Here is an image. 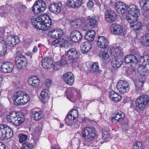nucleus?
<instances>
[{
	"instance_id": "nucleus-1",
	"label": "nucleus",
	"mask_w": 149,
	"mask_h": 149,
	"mask_svg": "<svg viewBox=\"0 0 149 149\" xmlns=\"http://www.w3.org/2000/svg\"><path fill=\"white\" fill-rule=\"evenodd\" d=\"M31 22L35 28L45 31L51 27L52 20L47 14H43L37 17L32 18Z\"/></svg>"
},
{
	"instance_id": "nucleus-2",
	"label": "nucleus",
	"mask_w": 149,
	"mask_h": 149,
	"mask_svg": "<svg viewBox=\"0 0 149 149\" xmlns=\"http://www.w3.org/2000/svg\"><path fill=\"white\" fill-rule=\"evenodd\" d=\"M14 104L16 105L25 104L30 100L28 94L21 91L15 92L12 97Z\"/></svg>"
},
{
	"instance_id": "nucleus-3",
	"label": "nucleus",
	"mask_w": 149,
	"mask_h": 149,
	"mask_svg": "<svg viewBox=\"0 0 149 149\" xmlns=\"http://www.w3.org/2000/svg\"><path fill=\"white\" fill-rule=\"evenodd\" d=\"M95 128L93 127H86L82 131V138L87 142H91L94 139L96 136Z\"/></svg>"
},
{
	"instance_id": "nucleus-4",
	"label": "nucleus",
	"mask_w": 149,
	"mask_h": 149,
	"mask_svg": "<svg viewBox=\"0 0 149 149\" xmlns=\"http://www.w3.org/2000/svg\"><path fill=\"white\" fill-rule=\"evenodd\" d=\"M65 93L67 98L73 102L80 101L81 98L79 92L73 88L67 89Z\"/></svg>"
},
{
	"instance_id": "nucleus-5",
	"label": "nucleus",
	"mask_w": 149,
	"mask_h": 149,
	"mask_svg": "<svg viewBox=\"0 0 149 149\" xmlns=\"http://www.w3.org/2000/svg\"><path fill=\"white\" fill-rule=\"evenodd\" d=\"M80 52L74 48H72L66 52L64 54V58L66 62L74 60L76 61L79 58Z\"/></svg>"
},
{
	"instance_id": "nucleus-6",
	"label": "nucleus",
	"mask_w": 149,
	"mask_h": 149,
	"mask_svg": "<svg viewBox=\"0 0 149 149\" xmlns=\"http://www.w3.org/2000/svg\"><path fill=\"white\" fill-rule=\"evenodd\" d=\"M16 65L19 70L25 68L27 64V60L25 56L21 54H18L15 58Z\"/></svg>"
},
{
	"instance_id": "nucleus-7",
	"label": "nucleus",
	"mask_w": 149,
	"mask_h": 149,
	"mask_svg": "<svg viewBox=\"0 0 149 149\" xmlns=\"http://www.w3.org/2000/svg\"><path fill=\"white\" fill-rule=\"evenodd\" d=\"M99 19V16L98 15L92 17L89 16L87 19L84 20L85 30L94 28L97 25Z\"/></svg>"
},
{
	"instance_id": "nucleus-8",
	"label": "nucleus",
	"mask_w": 149,
	"mask_h": 149,
	"mask_svg": "<svg viewBox=\"0 0 149 149\" xmlns=\"http://www.w3.org/2000/svg\"><path fill=\"white\" fill-rule=\"evenodd\" d=\"M136 105L141 110H143L146 105L149 104V97L147 95L139 96L136 100Z\"/></svg>"
},
{
	"instance_id": "nucleus-9",
	"label": "nucleus",
	"mask_w": 149,
	"mask_h": 149,
	"mask_svg": "<svg viewBox=\"0 0 149 149\" xmlns=\"http://www.w3.org/2000/svg\"><path fill=\"white\" fill-rule=\"evenodd\" d=\"M46 7L45 2L39 0L36 2L32 8V11L35 13L38 14L43 12Z\"/></svg>"
},
{
	"instance_id": "nucleus-10",
	"label": "nucleus",
	"mask_w": 149,
	"mask_h": 149,
	"mask_svg": "<svg viewBox=\"0 0 149 149\" xmlns=\"http://www.w3.org/2000/svg\"><path fill=\"white\" fill-rule=\"evenodd\" d=\"M148 56L146 55H144L142 56H140L137 60V63H139V66L138 68V71L139 72H143V73L147 72V73H149V71L145 68V66L146 65V59Z\"/></svg>"
},
{
	"instance_id": "nucleus-11",
	"label": "nucleus",
	"mask_w": 149,
	"mask_h": 149,
	"mask_svg": "<svg viewBox=\"0 0 149 149\" xmlns=\"http://www.w3.org/2000/svg\"><path fill=\"white\" fill-rule=\"evenodd\" d=\"M116 87L121 94L128 92L130 89L129 83L124 80H121L119 81L117 84Z\"/></svg>"
},
{
	"instance_id": "nucleus-12",
	"label": "nucleus",
	"mask_w": 149,
	"mask_h": 149,
	"mask_svg": "<svg viewBox=\"0 0 149 149\" xmlns=\"http://www.w3.org/2000/svg\"><path fill=\"white\" fill-rule=\"evenodd\" d=\"M6 41V44L4 46H5V47L7 48L9 50L10 48H8L9 47H11L14 46L20 42L18 36H15L13 35L8 36L7 38Z\"/></svg>"
},
{
	"instance_id": "nucleus-13",
	"label": "nucleus",
	"mask_w": 149,
	"mask_h": 149,
	"mask_svg": "<svg viewBox=\"0 0 149 149\" xmlns=\"http://www.w3.org/2000/svg\"><path fill=\"white\" fill-rule=\"evenodd\" d=\"M13 64L10 62L6 61L3 63L0 68L1 71L4 73H10L14 68Z\"/></svg>"
},
{
	"instance_id": "nucleus-14",
	"label": "nucleus",
	"mask_w": 149,
	"mask_h": 149,
	"mask_svg": "<svg viewBox=\"0 0 149 149\" xmlns=\"http://www.w3.org/2000/svg\"><path fill=\"white\" fill-rule=\"evenodd\" d=\"M82 37L81 33L77 30H73L70 33V39L72 42H80L82 39Z\"/></svg>"
},
{
	"instance_id": "nucleus-15",
	"label": "nucleus",
	"mask_w": 149,
	"mask_h": 149,
	"mask_svg": "<svg viewBox=\"0 0 149 149\" xmlns=\"http://www.w3.org/2000/svg\"><path fill=\"white\" fill-rule=\"evenodd\" d=\"M105 18L109 23L113 22L116 19V14L113 10H108L105 13Z\"/></svg>"
},
{
	"instance_id": "nucleus-16",
	"label": "nucleus",
	"mask_w": 149,
	"mask_h": 149,
	"mask_svg": "<svg viewBox=\"0 0 149 149\" xmlns=\"http://www.w3.org/2000/svg\"><path fill=\"white\" fill-rule=\"evenodd\" d=\"M62 78L67 84L70 86L72 85L74 82V76L71 72L64 74L62 76Z\"/></svg>"
},
{
	"instance_id": "nucleus-17",
	"label": "nucleus",
	"mask_w": 149,
	"mask_h": 149,
	"mask_svg": "<svg viewBox=\"0 0 149 149\" xmlns=\"http://www.w3.org/2000/svg\"><path fill=\"white\" fill-rule=\"evenodd\" d=\"M126 10L128 13V15L139 16L140 15V11L137 7L135 5H127Z\"/></svg>"
},
{
	"instance_id": "nucleus-18",
	"label": "nucleus",
	"mask_w": 149,
	"mask_h": 149,
	"mask_svg": "<svg viewBox=\"0 0 149 149\" xmlns=\"http://www.w3.org/2000/svg\"><path fill=\"white\" fill-rule=\"evenodd\" d=\"M84 20L79 19H75L71 22L70 25L72 27L75 29L81 27L85 29Z\"/></svg>"
},
{
	"instance_id": "nucleus-19",
	"label": "nucleus",
	"mask_w": 149,
	"mask_h": 149,
	"mask_svg": "<svg viewBox=\"0 0 149 149\" xmlns=\"http://www.w3.org/2000/svg\"><path fill=\"white\" fill-rule=\"evenodd\" d=\"M148 74L146 72L143 73V72H139V74L140 75V78L135 82V84L136 87L141 88L142 87Z\"/></svg>"
},
{
	"instance_id": "nucleus-20",
	"label": "nucleus",
	"mask_w": 149,
	"mask_h": 149,
	"mask_svg": "<svg viewBox=\"0 0 149 149\" xmlns=\"http://www.w3.org/2000/svg\"><path fill=\"white\" fill-rule=\"evenodd\" d=\"M127 5L123 2L119 1L115 3V7L117 12L119 14H124L126 12Z\"/></svg>"
},
{
	"instance_id": "nucleus-21",
	"label": "nucleus",
	"mask_w": 149,
	"mask_h": 149,
	"mask_svg": "<svg viewBox=\"0 0 149 149\" xmlns=\"http://www.w3.org/2000/svg\"><path fill=\"white\" fill-rule=\"evenodd\" d=\"M40 80L36 76L31 75L28 80L29 85L32 87L36 88L38 87L39 85Z\"/></svg>"
},
{
	"instance_id": "nucleus-22",
	"label": "nucleus",
	"mask_w": 149,
	"mask_h": 149,
	"mask_svg": "<svg viewBox=\"0 0 149 149\" xmlns=\"http://www.w3.org/2000/svg\"><path fill=\"white\" fill-rule=\"evenodd\" d=\"M112 33L116 35H120L123 33V29L122 25L116 23L113 24L111 27Z\"/></svg>"
},
{
	"instance_id": "nucleus-23",
	"label": "nucleus",
	"mask_w": 149,
	"mask_h": 149,
	"mask_svg": "<svg viewBox=\"0 0 149 149\" xmlns=\"http://www.w3.org/2000/svg\"><path fill=\"white\" fill-rule=\"evenodd\" d=\"M109 41L104 36H99L97 44L98 46L100 48L106 49L109 45Z\"/></svg>"
},
{
	"instance_id": "nucleus-24",
	"label": "nucleus",
	"mask_w": 149,
	"mask_h": 149,
	"mask_svg": "<svg viewBox=\"0 0 149 149\" xmlns=\"http://www.w3.org/2000/svg\"><path fill=\"white\" fill-rule=\"evenodd\" d=\"M63 34L62 30L60 29H53L50 31L48 33L49 36L54 39L60 38Z\"/></svg>"
},
{
	"instance_id": "nucleus-25",
	"label": "nucleus",
	"mask_w": 149,
	"mask_h": 149,
	"mask_svg": "<svg viewBox=\"0 0 149 149\" xmlns=\"http://www.w3.org/2000/svg\"><path fill=\"white\" fill-rule=\"evenodd\" d=\"M125 116L123 112H118L117 113H114L111 116V121L115 123L120 122L123 119Z\"/></svg>"
},
{
	"instance_id": "nucleus-26",
	"label": "nucleus",
	"mask_w": 149,
	"mask_h": 149,
	"mask_svg": "<svg viewBox=\"0 0 149 149\" xmlns=\"http://www.w3.org/2000/svg\"><path fill=\"white\" fill-rule=\"evenodd\" d=\"M61 3H53L49 5V9L52 12L56 14H58L61 11Z\"/></svg>"
},
{
	"instance_id": "nucleus-27",
	"label": "nucleus",
	"mask_w": 149,
	"mask_h": 149,
	"mask_svg": "<svg viewBox=\"0 0 149 149\" xmlns=\"http://www.w3.org/2000/svg\"><path fill=\"white\" fill-rule=\"evenodd\" d=\"M41 62L43 67L47 69L51 68L53 65V61L49 57H45Z\"/></svg>"
},
{
	"instance_id": "nucleus-28",
	"label": "nucleus",
	"mask_w": 149,
	"mask_h": 149,
	"mask_svg": "<svg viewBox=\"0 0 149 149\" xmlns=\"http://www.w3.org/2000/svg\"><path fill=\"white\" fill-rule=\"evenodd\" d=\"M64 56H62L60 60L54 63L53 66L55 70L57 71L62 67H64L65 65L67 64V62L64 59Z\"/></svg>"
},
{
	"instance_id": "nucleus-29",
	"label": "nucleus",
	"mask_w": 149,
	"mask_h": 149,
	"mask_svg": "<svg viewBox=\"0 0 149 149\" xmlns=\"http://www.w3.org/2000/svg\"><path fill=\"white\" fill-rule=\"evenodd\" d=\"M108 52H109V53L111 54V49H107L106 52L103 50H101L99 52V56L102 58L103 61L105 63H107L109 61L108 59L109 56Z\"/></svg>"
},
{
	"instance_id": "nucleus-30",
	"label": "nucleus",
	"mask_w": 149,
	"mask_h": 149,
	"mask_svg": "<svg viewBox=\"0 0 149 149\" xmlns=\"http://www.w3.org/2000/svg\"><path fill=\"white\" fill-rule=\"evenodd\" d=\"M49 91L47 89H43L40 95V99L43 103L47 102L49 98Z\"/></svg>"
},
{
	"instance_id": "nucleus-31",
	"label": "nucleus",
	"mask_w": 149,
	"mask_h": 149,
	"mask_svg": "<svg viewBox=\"0 0 149 149\" xmlns=\"http://www.w3.org/2000/svg\"><path fill=\"white\" fill-rule=\"evenodd\" d=\"M81 47L82 53L86 54L91 50L92 47L91 44L88 41L85 42L81 45Z\"/></svg>"
},
{
	"instance_id": "nucleus-32",
	"label": "nucleus",
	"mask_w": 149,
	"mask_h": 149,
	"mask_svg": "<svg viewBox=\"0 0 149 149\" xmlns=\"http://www.w3.org/2000/svg\"><path fill=\"white\" fill-rule=\"evenodd\" d=\"M110 99L114 102H117L121 100L122 97L114 91H111L109 94Z\"/></svg>"
},
{
	"instance_id": "nucleus-33",
	"label": "nucleus",
	"mask_w": 149,
	"mask_h": 149,
	"mask_svg": "<svg viewBox=\"0 0 149 149\" xmlns=\"http://www.w3.org/2000/svg\"><path fill=\"white\" fill-rule=\"evenodd\" d=\"M13 133L11 129L6 125L4 132L3 139H8L11 138L13 136Z\"/></svg>"
},
{
	"instance_id": "nucleus-34",
	"label": "nucleus",
	"mask_w": 149,
	"mask_h": 149,
	"mask_svg": "<svg viewBox=\"0 0 149 149\" xmlns=\"http://www.w3.org/2000/svg\"><path fill=\"white\" fill-rule=\"evenodd\" d=\"M140 43L145 47L149 46V34L146 33L141 38Z\"/></svg>"
},
{
	"instance_id": "nucleus-35",
	"label": "nucleus",
	"mask_w": 149,
	"mask_h": 149,
	"mask_svg": "<svg viewBox=\"0 0 149 149\" xmlns=\"http://www.w3.org/2000/svg\"><path fill=\"white\" fill-rule=\"evenodd\" d=\"M124 60L125 63L127 64L130 63H134L136 64L137 63L136 57L131 54L126 56L124 58Z\"/></svg>"
},
{
	"instance_id": "nucleus-36",
	"label": "nucleus",
	"mask_w": 149,
	"mask_h": 149,
	"mask_svg": "<svg viewBox=\"0 0 149 149\" xmlns=\"http://www.w3.org/2000/svg\"><path fill=\"white\" fill-rule=\"evenodd\" d=\"M24 116H19V115L15 118L12 119V123L17 126L20 125L24 121Z\"/></svg>"
},
{
	"instance_id": "nucleus-37",
	"label": "nucleus",
	"mask_w": 149,
	"mask_h": 149,
	"mask_svg": "<svg viewBox=\"0 0 149 149\" xmlns=\"http://www.w3.org/2000/svg\"><path fill=\"white\" fill-rule=\"evenodd\" d=\"M95 34L94 31H90L86 33L85 36V38L89 42L92 41L94 38Z\"/></svg>"
},
{
	"instance_id": "nucleus-38",
	"label": "nucleus",
	"mask_w": 149,
	"mask_h": 149,
	"mask_svg": "<svg viewBox=\"0 0 149 149\" xmlns=\"http://www.w3.org/2000/svg\"><path fill=\"white\" fill-rule=\"evenodd\" d=\"M139 3L142 9L146 10H149V0H141Z\"/></svg>"
},
{
	"instance_id": "nucleus-39",
	"label": "nucleus",
	"mask_w": 149,
	"mask_h": 149,
	"mask_svg": "<svg viewBox=\"0 0 149 149\" xmlns=\"http://www.w3.org/2000/svg\"><path fill=\"white\" fill-rule=\"evenodd\" d=\"M126 72L127 75L132 77H134L137 73H139L138 69L134 67L129 68L127 70Z\"/></svg>"
},
{
	"instance_id": "nucleus-40",
	"label": "nucleus",
	"mask_w": 149,
	"mask_h": 149,
	"mask_svg": "<svg viewBox=\"0 0 149 149\" xmlns=\"http://www.w3.org/2000/svg\"><path fill=\"white\" fill-rule=\"evenodd\" d=\"M122 63L120 60L117 58H113L112 62L111 65L115 68L119 67L122 64Z\"/></svg>"
},
{
	"instance_id": "nucleus-41",
	"label": "nucleus",
	"mask_w": 149,
	"mask_h": 149,
	"mask_svg": "<svg viewBox=\"0 0 149 149\" xmlns=\"http://www.w3.org/2000/svg\"><path fill=\"white\" fill-rule=\"evenodd\" d=\"M139 16H134V15H128L126 16V19L128 22L130 24V26L133 24L137 20Z\"/></svg>"
},
{
	"instance_id": "nucleus-42",
	"label": "nucleus",
	"mask_w": 149,
	"mask_h": 149,
	"mask_svg": "<svg viewBox=\"0 0 149 149\" xmlns=\"http://www.w3.org/2000/svg\"><path fill=\"white\" fill-rule=\"evenodd\" d=\"M142 23L141 22H139L136 20L130 26V27L133 30L138 31L140 30L142 27Z\"/></svg>"
},
{
	"instance_id": "nucleus-43",
	"label": "nucleus",
	"mask_w": 149,
	"mask_h": 149,
	"mask_svg": "<svg viewBox=\"0 0 149 149\" xmlns=\"http://www.w3.org/2000/svg\"><path fill=\"white\" fill-rule=\"evenodd\" d=\"M43 117L42 112H33L31 115V118L35 120H38Z\"/></svg>"
},
{
	"instance_id": "nucleus-44",
	"label": "nucleus",
	"mask_w": 149,
	"mask_h": 149,
	"mask_svg": "<svg viewBox=\"0 0 149 149\" xmlns=\"http://www.w3.org/2000/svg\"><path fill=\"white\" fill-rule=\"evenodd\" d=\"M102 136L103 139H106L110 136V132L107 129H103L102 130Z\"/></svg>"
},
{
	"instance_id": "nucleus-45",
	"label": "nucleus",
	"mask_w": 149,
	"mask_h": 149,
	"mask_svg": "<svg viewBox=\"0 0 149 149\" xmlns=\"http://www.w3.org/2000/svg\"><path fill=\"white\" fill-rule=\"evenodd\" d=\"M6 125H0V139H3L4 132Z\"/></svg>"
},
{
	"instance_id": "nucleus-46",
	"label": "nucleus",
	"mask_w": 149,
	"mask_h": 149,
	"mask_svg": "<svg viewBox=\"0 0 149 149\" xmlns=\"http://www.w3.org/2000/svg\"><path fill=\"white\" fill-rule=\"evenodd\" d=\"M13 112H11L10 115H7L6 117V119L7 121L9 122H12V119H14V118H15L17 116L16 114H17L19 112H13V113L15 115L13 116Z\"/></svg>"
},
{
	"instance_id": "nucleus-47",
	"label": "nucleus",
	"mask_w": 149,
	"mask_h": 149,
	"mask_svg": "<svg viewBox=\"0 0 149 149\" xmlns=\"http://www.w3.org/2000/svg\"><path fill=\"white\" fill-rule=\"evenodd\" d=\"M99 68L98 63H94L91 66L90 71L93 72H97L98 71Z\"/></svg>"
},
{
	"instance_id": "nucleus-48",
	"label": "nucleus",
	"mask_w": 149,
	"mask_h": 149,
	"mask_svg": "<svg viewBox=\"0 0 149 149\" xmlns=\"http://www.w3.org/2000/svg\"><path fill=\"white\" fill-rule=\"evenodd\" d=\"M80 121L78 120H72L70 127L73 128H77L80 126Z\"/></svg>"
},
{
	"instance_id": "nucleus-49",
	"label": "nucleus",
	"mask_w": 149,
	"mask_h": 149,
	"mask_svg": "<svg viewBox=\"0 0 149 149\" xmlns=\"http://www.w3.org/2000/svg\"><path fill=\"white\" fill-rule=\"evenodd\" d=\"M18 137L19 138V141L20 143H23L25 141L27 138V136L22 134H19Z\"/></svg>"
},
{
	"instance_id": "nucleus-50",
	"label": "nucleus",
	"mask_w": 149,
	"mask_h": 149,
	"mask_svg": "<svg viewBox=\"0 0 149 149\" xmlns=\"http://www.w3.org/2000/svg\"><path fill=\"white\" fill-rule=\"evenodd\" d=\"M143 146L142 143L140 141L135 142L134 145L133 149H143Z\"/></svg>"
},
{
	"instance_id": "nucleus-51",
	"label": "nucleus",
	"mask_w": 149,
	"mask_h": 149,
	"mask_svg": "<svg viewBox=\"0 0 149 149\" xmlns=\"http://www.w3.org/2000/svg\"><path fill=\"white\" fill-rule=\"evenodd\" d=\"M32 145L27 142L23 143L22 146L20 149H31Z\"/></svg>"
},
{
	"instance_id": "nucleus-52",
	"label": "nucleus",
	"mask_w": 149,
	"mask_h": 149,
	"mask_svg": "<svg viewBox=\"0 0 149 149\" xmlns=\"http://www.w3.org/2000/svg\"><path fill=\"white\" fill-rule=\"evenodd\" d=\"M72 112H71V113H70V112H69L67 116V117L66 118H68L71 120H74V119H75L77 118L78 117V112H75V113L76 114V116L75 115L72 116Z\"/></svg>"
},
{
	"instance_id": "nucleus-53",
	"label": "nucleus",
	"mask_w": 149,
	"mask_h": 149,
	"mask_svg": "<svg viewBox=\"0 0 149 149\" xmlns=\"http://www.w3.org/2000/svg\"><path fill=\"white\" fill-rule=\"evenodd\" d=\"M130 52L131 54V55H133L134 56L136 57V59L138 58L139 56L140 53L136 49H131Z\"/></svg>"
},
{
	"instance_id": "nucleus-54",
	"label": "nucleus",
	"mask_w": 149,
	"mask_h": 149,
	"mask_svg": "<svg viewBox=\"0 0 149 149\" xmlns=\"http://www.w3.org/2000/svg\"><path fill=\"white\" fill-rule=\"evenodd\" d=\"M74 8H78L80 7L82 3V0H74Z\"/></svg>"
},
{
	"instance_id": "nucleus-55",
	"label": "nucleus",
	"mask_w": 149,
	"mask_h": 149,
	"mask_svg": "<svg viewBox=\"0 0 149 149\" xmlns=\"http://www.w3.org/2000/svg\"><path fill=\"white\" fill-rule=\"evenodd\" d=\"M9 52V49L6 47H5V46H4L2 51H0V56L6 55Z\"/></svg>"
},
{
	"instance_id": "nucleus-56",
	"label": "nucleus",
	"mask_w": 149,
	"mask_h": 149,
	"mask_svg": "<svg viewBox=\"0 0 149 149\" xmlns=\"http://www.w3.org/2000/svg\"><path fill=\"white\" fill-rule=\"evenodd\" d=\"M74 0H68L67 2V6L70 8H74Z\"/></svg>"
},
{
	"instance_id": "nucleus-57",
	"label": "nucleus",
	"mask_w": 149,
	"mask_h": 149,
	"mask_svg": "<svg viewBox=\"0 0 149 149\" xmlns=\"http://www.w3.org/2000/svg\"><path fill=\"white\" fill-rule=\"evenodd\" d=\"M61 40V38L58 39V45L60 47H65V42L63 41V39L61 40ZM66 42H67L66 41Z\"/></svg>"
},
{
	"instance_id": "nucleus-58",
	"label": "nucleus",
	"mask_w": 149,
	"mask_h": 149,
	"mask_svg": "<svg viewBox=\"0 0 149 149\" xmlns=\"http://www.w3.org/2000/svg\"><path fill=\"white\" fill-rule=\"evenodd\" d=\"M112 49L113 50V52H114L116 54H120L121 52V49L120 47L117 46L113 47Z\"/></svg>"
},
{
	"instance_id": "nucleus-59",
	"label": "nucleus",
	"mask_w": 149,
	"mask_h": 149,
	"mask_svg": "<svg viewBox=\"0 0 149 149\" xmlns=\"http://www.w3.org/2000/svg\"><path fill=\"white\" fill-rule=\"evenodd\" d=\"M78 60H77L76 61L74 60H72L70 61L71 63L72 64V66L74 68H79V64L77 62Z\"/></svg>"
},
{
	"instance_id": "nucleus-60",
	"label": "nucleus",
	"mask_w": 149,
	"mask_h": 149,
	"mask_svg": "<svg viewBox=\"0 0 149 149\" xmlns=\"http://www.w3.org/2000/svg\"><path fill=\"white\" fill-rule=\"evenodd\" d=\"M112 0H106L104 2V7L106 8V7H108V6L111 5L112 3Z\"/></svg>"
},
{
	"instance_id": "nucleus-61",
	"label": "nucleus",
	"mask_w": 149,
	"mask_h": 149,
	"mask_svg": "<svg viewBox=\"0 0 149 149\" xmlns=\"http://www.w3.org/2000/svg\"><path fill=\"white\" fill-rule=\"evenodd\" d=\"M58 38H56V40L52 41H49V43L51 45L54 46L56 45L57 46L58 42Z\"/></svg>"
},
{
	"instance_id": "nucleus-62",
	"label": "nucleus",
	"mask_w": 149,
	"mask_h": 149,
	"mask_svg": "<svg viewBox=\"0 0 149 149\" xmlns=\"http://www.w3.org/2000/svg\"><path fill=\"white\" fill-rule=\"evenodd\" d=\"M41 131V128L39 126L36 127L34 129V132L37 134H39Z\"/></svg>"
},
{
	"instance_id": "nucleus-63",
	"label": "nucleus",
	"mask_w": 149,
	"mask_h": 149,
	"mask_svg": "<svg viewBox=\"0 0 149 149\" xmlns=\"http://www.w3.org/2000/svg\"><path fill=\"white\" fill-rule=\"evenodd\" d=\"M73 120H71L69 119L66 118L65 119V123L68 125L70 126L72 123Z\"/></svg>"
},
{
	"instance_id": "nucleus-64",
	"label": "nucleus",
	"mask_w": 149,
	"mask_h": 149,
	"mask_svg": "<svg viewBox=\"0 0 149 149\" xmlns=\"http://www.w3.org/2000/svg\"><path fill=\"white\" fill-rule=\"evenodd\" d=\"M8 13L9 12L8 10H5L4 11H3L0 13V15L1 16L5 17L7 15Z\"/></svg>"
}]
</instances>
